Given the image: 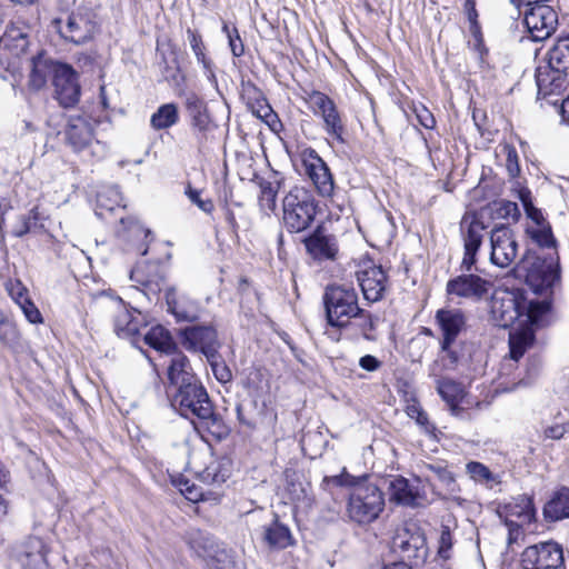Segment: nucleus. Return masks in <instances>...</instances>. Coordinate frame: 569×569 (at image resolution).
I'll return each mask as SVG.
<instances>
[{
  "label": "nucleus",
  "instance_id": "nucleus-5",
  "mask_svg": "<svg viewBox=\"0 0 569 569\" xmlns=\"http://www.w3.org/2000/svg\"><path fill=\"white\" fill-rule=\"evenodd\" d=\"M547 66L536 71V82L546 94L560 90L569 77V34L559 38L547 53Z\"/></svg>",
  "mask_w": 569,
  "mask_h": 569
},
{
  "label": "nucleus",
  "instance_id": "nucleus-40",
  "mask_svg": "<svg viewBox=\"0 0 569 569\" xmlns=\"http://www.w3.org/2000/svg\"><path fill=\"white\" fill-rule=\"evenodd\" d=\"M509 516L517 517L521 523H530L535 518L532 499L526 495L518 496L506 506Z\"/></svg>",
  "mask_w": 569,
  "mask_h": 569
},
{
  "label": "nucleus",
  "instance_id": "nucleus-50",
  "mask_svg": "<svg viewBox=\"0 0 569 569\" xmlns=\"http://www.w3.org/2000/svg\"><path fill=\"white\" fill-rule=\"evenodd\" d=\"M467 473L472 480L480 483H489L495 481L493 473L487 466L478 461H470L466 466Z\"/></svg>",
  "mask_w": 569,
  "mask_h": 569
},
{
  "label": "nucleus",
  "instance_id": "nucleus-6",
  "mask_svg": "<svg viewBox=\"0 0 569 569\" xmlns=\"http://www.w3.org/2000/svg\"><path fill=\"white\" fill-rule=\"evenodd\" d=\"M282 219L291 233L307 230L317 213V203L312 193L303 187H293L283 198Z\"/></svg>",
  "mask_w": 569,
  "mask_h": 569
},
{
  "label": "nucleus",
  "instance_id": "nucleus-47",
  "mask_svg": "<svg viewBox=\"0 0 569 569\" xmlns=\"http://www.w3.org/2000/svg\"><path fill=\"white\" fill-rule=\"evenodd\" d=\"M173 483L181 495L191 502H198L206 499L202 488L188 478L180 476L173 480Z\"/></svg>",
  "mask_w": 569,
  "mask_h": 569
},
{
  "label": "nucleus",
  "instance_id": "nucleus-39",
  "mask_svg": "<svg viewBox=\"0 0 569 569\" xmlns=\"http://www.w3.org/2000/svg\"><path fill=\"white\" fill-rule=\"evenodd\" d=\"M526 231L529 238L537 243L541 250H546V252H558L557 240L553 237L549 223L541 227H527Z\"/></svg>",
  "mask_w": 569,
  "mask_h": 569
},
{
  "label": "nucleus",
  "instance_id": "nucleus-1",
  "mask_svg": "<svg viewBox=\"0 0 569 569\" xmlns=\"http://www.w3.org/2000/svg\"><path fill=\"white\" fill-rule=\"evenodd\" d=\"M172 403L180 415L190 419L194 426H200L212 433L220 431L221 419L214 412L208 392L199 381L178 388Z\"/></svg>",
  "mask_w": 569,
  "mask_h": 569
},
{
  "label": "nucleus",
  "instance_id": "nucleus-13",
  "mask_svg": "<svg viewBox=\"0 0 569 569\" xmlns=\"http://www.w3.org/2000/svg\"><path fill=\"white\" fill-rule=\"evenodd\" d=\"M182 346L192 352H201L206 358H213L219 352L221 343L218 332L211 325L190 326L181 331Z\"/></svg>",
  "mask_w": 569,
  "mask_h": 569
},
{
  "label": "nucleus",
  "instance_id": "nucleus-15",
  "mask_svg": "<svg viewBox=\"0 0 569 569\" xmlns=\"http://www.w3.org/2000/svg\"><path fill=\"white\" fill-rule=\"evenodd\" d=\"M54 98L63 108L74 107L79 99L81 88L78 81L77 72L68 64L58 67L53 78Z\"/></svg>",
  "mask_w": 569,
  "mask_h": 569
},
{
  "label": "nucleus",
  "instance_id": "nucleus-62",
  "mask_svg": "<svg viewBox=\"0 0 569 569\" xmlns=\"http://www.w3.org/2000/svg\"><path fill=\"white\" fill-rule=\"evenodd\" d=\"M506 168L511 178H516L520 173L518 153L515 148H507Z\"/></svg>",
  "mask_w": 569,
  "mask_h": 569
},
{
  "label": "nucleus",
  "instance_id": "nucleus-24",
  "mask_svg": "<svg viewBox=\"0 0 569 569\" xmlns=\"http://www.w3.org/2000/svg\"><path fill=\"white\" fill-rule=\"evenodd\" d=\"M435 318L442 335L440 341H445V345L456 342L466 327V317L460 309H439Z\"/></svg>",
  "mask_w": 569,
  "mask_h": 569
},
{
  "label": "nucleus",
  "instance_id": "nucleus-10",
  "mask_svg": "<svg viewBox=\"0 0 569 569\" xmlns=\"http://www.w3.org/2000/svg\"><path fill=\"white\" fill-rule=\"evenodd\" d=\"M64 140L76 153L88 152L94 157L104 150V146L96 139L91 119L86 116H71L68 119Z\"/></svg>",
  "mask_w": 569,
  "mask_h": 569
},
{
  "label": "nucleus",
  "instance_id": "nucleus-7",
  "mask_svg": "<svg viewBox=\"0 0 569 569\" xmlns=\"http://www.w3.org/2000/svg\"><path fill=\"white\" fill-rule=\"evenodd\" d=\"M323 303L328 325L345 328L361 312L355 288L332 284L326 288Z\"/></svg>",
  "mask_w": 569,
  "mask_h": 569
},
{
  "label": "nucleus",
  "instance_id": "nucleus-46",
  "mask_svg": "<svg viewBox=\"0 0 569 569\" xmlns=\"http://www.w3.org/2000/svg\"><path fill=\"white\" fill-rule=\"evenodd\" d=\"M191 119V128L193 136L198 142L199 148L202 147L207 141V133L210 130V119L208 113L204 111H199L193 113Z\"/></svg>",
  "mask_w": 569,
  "mask_h": 569
},
{
  "label": "nucleus",
  "instance_id": "nucleus-23",
  "mask_svg": "<svg viewBox=\"0 0 569 569\" xmlns=\"http://www.w3.org/2000/svg\"><path fill=\"white\" fill-rule=\"evenodd\" d=\"M110 309L113 315L114 332L120 338H130L139 332V320L133 317L121 298H111L109 300Z\"/></svg>",
  "mask_w": 569,
  "mask_h": 569
},
{
  "label": "nucleus",
  "instance_id": "nucleus-8",
  "mask_svg": "<svg viewBox=\"0 0 569 569\" xmlns=\"http://www.w3.org/2000/svg\"><path fill=\"white\" fill-rule=\"evenodd\" d=\"M303 100L310 111L322 120L323 131L339 143H345L346 124L336 102L318 90L305 91Z\"/></svg>",
  "mask_w": 569,
  "mask_h": 569
},
{
  "label": "nucleus",
  "instance_id": "nucleus-4",
  "mask_svg": "<svg viewBox=\"0 0 569 569\" xmlns=\"http://www.w3.org/2000/svg\"><path fill=\"white\" fill-rule=\"evenodd\" d=\"M385 509L381 489L369 481V476H361L348 501L349 518L360 525L375 521Z\"/></svg>",
  "mask_w": 569,
  "mask_h": 569
},
{
  "label": "nucleus",
  "instance_id": "nucleus-9",
  "mask_svg": "<svg viewBox=\"0 0 569 569\" xmlns=\"http://www.w3.org/2000/svg\"><path fill=\"white\" fill-rule=\"evenodd\" d=\"M391 551L401 561H413L415 565L425 562L428 548L423 531L415 522H406L395 530L391 539Z\"/></svg>",
  "mask_w": 569,
  "mask_h": 569
},
{
  "label": "nucleus",
  "instance_id": "nucleus-63",
  "mask_svg": "<svg viewBox=\"0 0 569 569\" xmlns=\"http://www.w3.org/2000/svg\"><path fill=\"white\" fill-rule=\"evenodd\" d=\"M359 367L368 372H375L382 367V361L372 355H366L359 359Z\"/></svg>",
  "mask_w": 569,
  "mask_h": 569
},
{
  "label": "nucleus",
  "instance_id": "nucleus-52",
  "mask_svg": "<svg viewBox=\"0 0 569 569\" xmlns=\"http://www.w3.org/2000/svg\"><path fill=\"white\" fill-rule=\"evenodd\" d=\"M168 306L178 321L192 322L198 319V310L193 305L186 307L181 301H168Z\"/></svg>",
  "mask_w": 569,
  "mask_h": 569
},
{
  "label": "nucleus",
  "instance_id": "nucleus-11",
  "mask_svg": "<svg viewBox=\"0 0 569 569\" xmlns=\"http://www.w3.org/2000/svg\"><path fill=\"white\" fill-rule=\"evenodd\" d=\"M520 563L522 569H566L562 546L553 540L525 548Z\"/></svg>",
  "mask_w": 569,
  "mask_h": 569
},
{
  "label": "nucleus",
  "instance_id": "nucleus-48",
  "mask_svg": "<svg viewBox=\"0 0 569 569\" xmlns=\"http://www.w3.org/2000/svg\"><path fill=\"white\" fill-rule=\"evenodd\" d=\"M360 479L361 477L351 476L347 472L346 468H343L340 475L326 476L322 479L321 487L327 491H330L333 487H349L353 489Z\"/></svg>",
  "mask_w": 569,
  "mask_h": 569
},
{
  "label": "nucleus",
  "instance_id": "nucleus-20",
  "mask_svg": "<svg viewBox=\"0 0 569 569\" xmlns=\"http://www.w3.org/2000/svg\"><path fill=\"white\" fill-rule=\"evenodd\" d=\"M307 252L317 261L322 262L326 260H336L339 246L337 238L329 234L322 227H318L305 240Z\"/></svg>",
  "mask_w": 569,
  "mask_h": 569
},
{
  "label": "nucleus",
  "instance_id": "nucleus-31",
  "mask_svg": "<svg viewBox=\"0 0 569 569\" xmlns=\"http://www.w3.org/2000/svg\"><path fill=\"white\" fill-rule=\"evenodd\" d=\"M543 516L549 521H560L569 518V488L556 491L545 505Z\"/></svg>",
  "mask_w": 569,
  "mask_h": 569
},
{
  "label": "nucleus",
  "instance_id": "nucleus-33",
  "mask_svg": "<svg viewBox=\"0 0 569 569\" xmlns=\"http://www.w3.org/2000/svg\"><path fill=\"white\" fill-rule=\"evenodd\" d=\"M189 44L198 63H200L204 70V74L211 82H216V74L213 71V62L206 54V46L203 43L201 34L192 29L187 30Z\"/></svg>",
  "mask_w": 569,
  "mask_h": 569
},
{
  "label": "nucleus",
  "instance_id": "nucleus-26",
  "mask_svg": "<svg viewBox=\"0 0 569 569\" xmlns=\"http://www.w3.org/2000/svg\"><path fill=\"white\" fill-rule=\"evenodd\" d=\"M32 68L29 74L28 84L33 90H41L50 77H56L58 67L61 63L56 62L43 54H38L32 58Z\"/></svg>",
  "mask_w": 569,
  "mask_h": 569
},
{
  "label": "nucleus",
  "instance_id": "nucleus-14",
  "mask_svg": "<svg viewBox=\"0 0 569 569\" xmlns=\"http://www.w3.org/2000/svg\"><path fill=\"white\" fill-rule=\"evenodd\" d=\"M491 253L490 260L500 268L509 267L518 256V242L513 231L499 226L492 229L490 234Z\"/></svg>",
  "mask_w": 569,
  "mask_h": 569
},
{
  "label": "nucleus",
  "instance_id": "nucleus-49",
  "mask_svg": "<svg viewBox=\"0 0 569 569\" xmlns=\"http://www.w3.org/2000/svg\"><path fill=\"white\" fill-rule=\"evenodd\" d=\"M426 468L437 476V478L446 486L449 492L453 493L458 491V485L456 482L455 475L448 469L446 465L441 462L428 463Z\"/></svg>",
  "mask_w": 569,
  "mask_h": 569
},
{
  "label": "nucleus",
  "instance_id": "nucleus-28",
  "mask_svg": "<svg viewBox=\"0 0 569 569\" xmlns=\"http://www.w3.org/2000/svg\"><path fill=\"white\" fill-rule=\"evenodd\" d=\"M542 299H532L522 305V316L536 327L546 326L551 317V295H542Z\"/></svg>",
  "mask_w": 569,
  "mask_h": 569
},
{
  "label": "nucleus",
  "instance_id": "nucleus-45",
  "mask_svg": "<svg viewBox=\"0 0 569 569\" xmlns=\"http://www.w3.org/2000/svg\"><path fill=\"white\" fill-rule=\"evenodd\" d=\"M440 361L445 370H455L462 357L461 350L456 342H449L445 345V341H440Z\"/></svg>",
  "mask_w": 569,
  "mask_h": 569
},
{
  "label": "nucleus",
  "instance_id": "nucleus-27",
  "mask_svg": "<svg viewBox=\"0 0 569 569\" xmlns=\"http://www.w3.org/2000/svg\"><path fill=\"white\" fill-rule=\"evenodd\" d=\"M171 359L168 366V378L171 385L177 388L183 387L187 383L198 382L196 376L190 371V363L188 358L178 349L170 353Z\"/></svg>",
  "mask_w": 569,
  "mask_h": 569
},
{
  "label": "nucleus",
  "instance_id": "nucleus-61",
  "mask_svg": "<svg viewBox=\"0 0 569 569\" xmlns=\"http://www.w3.org/2000/svg\"><path fill=\"white\" fill-rule=\"evenodd\" d=\"M415 113L419 123L426 129H432L436 124L433 114L425 107L419 106L415 108Z\"/></svg>",
  "mask_w": 569,
  "mask_h": 569
},
{
  "label": "nucleus",
  "instance_id": "nucleus-22",
  "mask_svg": "<svg viewBox=\"0 0 569 569\" xmlns=\"http://www.w3.org/2000/svg\"><path fill=\"white\" fill-rule=\"evenodd\" d=\"M48 548L38 537H29L17 549V560L23 569H47Z\"/></svg>",
  "mask_w": 569,
  "mask_h": 569
},
{
  "label": "nucleus",
  "instance_id": "nucleus-38",
  "mask_svg": "<svg viewBox=\"0 0 569 569\" xmlns=\"http://www.w3.org/2000/svg\"><path fill=\"white\" fill-rule=\"evenodd\" d=\"M246 90L248 92L252 91L256 96L257 108L252 109L253 114L262 119L273 131H276L277 126L280 124V120L262 97L261 91L254 84H249Z\"/></svg>",
  "mask_w": 569,
  "mask_h": 569
},
{
  "label": "nucleus",
  "instance_id": "nucleus-54",
  "mask_svg": "<svg viewBox=\"0 0 569 569\" xmlns=\"http://www.w3.org/2000/svg\"><path fill=\"white\" fill-rule=\"evenodd\" d=\"M207 361L209 362L211 370L218 381L226 383L232 379V373L222 360L219 352L216 353V357L213 358H207Z\"/></svg>",
  "mask_w": 569,
  "mask_h": 569
},
{
  "label": "nucleus",
  "instance_id": "nucleus-25",
  "mask_svg": "<svg viewBox=\"0 0 569 569\" xmlns=\"http://www.w3.org/2000/svg\"><path fill=\"white\" fill-rule=\"evenodd\" d=\"M390 500L398 505L416 508L422 505L423 496L408 479L398 476L389 481Z\"/></svg>",
  "mask_w": 569,
  "mask_h": 569
},
{
  "label": "nucleus",
  "instance_id": "nucleus-64",
  "mask_svg": "<svg viewBox=\"0 0 569 569\" xmlns=\"http://www.w3.org/2000/svg\"><path fill=\"white\" fill-rule=\"evenodd\" d=\"M201 539L203 540V545H200L193 540L192 547L196 549L197 553L203 558L213 557V540L210 537H201Z\"/></svg>",
  "mask_w": 569,
  "mask_h": 569
},
{
  "label": "nucleus",
  "instance_id": "nucleus-30",
  "mask_svg": "<svg viewBox=\"0 0 569 569\" xmlns=\"http://www.w3.org/2000/svg\"><path fill=\"white\" fill-rule=\"evenodd\" d=\"M120 223L123 227L122 236L127 239H136L141 241L137 250L141 256H146L148 252V244L152 241L153 237L151 231L144 228L136 218L127 217L120 218Z\"/></svg>",
  "mask_w": 569,
  "mask_h": 569
},
{
  "label": "nucleus",
  "instance_id": "nucleus-2",
  "mask_svg": "<svg viewBox=\"0 0 569 569\" xmlns=\"http://www.w3.org/2000/svg\"><path fill=\"white\" fill-rule=\"evenodd\" d=\"M518 272H525L526 283L537 295H552L560 281L558 252H527L517 264Z\"/></svg>",
  "mask_w": 569,
  "mask_h": 569
},
{
  "label": "nucleus",
  "instance_id": "nucleus-58",
  "mask_svg": "<svg viewBox=\"0 0 569 569\" xmlns=\"http://www.w3.org/2000/svg\"><path fill=\"white\" fill-rule=\"evenodd\" d=\"M186 193H187L188 198L190 199V201L192 203H194L196 206H198V208L201 209L203 212L211 213L212 210L214 209V204H213L212 200L211 199H202L200 197L201 192L199 190H196V189H192L189 187Z\"/></svg>",
  "mask_w": 569,
  "mask_h": 569
},
{
  "label": "nucleus",
  "instance_id": "nucleus-59",
  "mask_svg": "<svg viewBox=\"0 0 569 569\" xmlns=\"http://www.w3.org/2000/svg\"><path fill=\"white\" fill-rule=\"evenodd\" d=\"M19 339L17 328L9 322H0V341L7 346L14 345Z\"/></svg>",
  "mask_w": 569,
  "mask_h": 569
},
{
  "label": "nucleus",
  "instance_id": "nucleus-35",
  "mask_svg": "<svg viewBox=\"0 0 569 569\" xmlns=\"http://www.w3.org/2000/svg\"><path fill=\"white\" fill-rule=\"evenodd\" d=\"M180 120L178 106L173 102L161 104L150 118L153 130H164L176 126Z\"/></svg>",
  "mask_w": 569,
  "mask_h": 569
},
{
  "label": "nucleus",
  "instance_id": "nucleus-19",
  "mask_svg": "<svg viewBox=\"0 0 569 569\" xmlns=\"http://www.w3.org/2000/svg\"><path fill=\"white\" fill-rule=\"evenodd\" d=\"M363 297L369 302L380 301L386 293L388 277L380 266H368L357 272Z\"/></svg>",
  "mask_w": 569,
  "mask_h": 569
},
{
  "label": "nucleus",
  "instance_id": "nucleus-12",
  "mask_svg": "<svg viewBox=\"0 0 569 569\" xmlns=\"http://www.w3.org/2000/svg\"><path fill=\"white\" fill-rule=\"evenodd\" d=\"M523 22L533 41L549 38L558 24L557 12L545 2L525 8Z\"/></svg>",
  "mask_w": 569,
  "mask_h": 569
},
{
  "label": "nucleus",
  "instance_id": "nucleus-3",
  "mask_svg": "<svg viewBox=\"0 0 569 569\" xmlns=\"http://www.w3.org/2000/svg\"><path fill=\"white\" fill-rule=\"evenodd\" d=\"M50 27L64 42L74 46L92 41L99 32L96 14L87 8H78L53 18Z\"/></svg>",
  "mask_w": 569,
  "mask_h": 569
},
{
  "label": "nucleus",
  "instance_id": "nucleus-32",
  "mask_svg": "<svg viewBox=\"0 0 569 569\" xmlns=\"http://www.w3.org/2000/svg\"><path fill=\"white\" fill-rule=\"evenodd\" d=\"M437 390L440 397L448 403L451 413L459 416L461 412L459 403L463 398L462 386L452 379L443 378L438 380Z\"/></svg>",
  "mask_w": 569,
  "mask_h": 569
},
{
  "label": "nucleus",
  "instance_id": "nucleus-42",
  "mask_svg": "<svg viewBox=\"0 0 569 569\" xmlns=\"http://www.w3.org/2000/svg\"><path fill=\"white\" fill-rule=\"evenodd\" d=\"M264 540L270 547L283 549L290 545L291 535L286 526L276 521L264 529Z\"/></svg>",
  "mask_w": 569,
  "mask_h": 569
},
{
  "label": "nucleus",
  "instance_id": "nucleus-44",
  "mask_svg": "<svg viewBox=\"0 0 569 569\" xmlns=\"http://www.w3.org/2000/svg\"><path fill=\"white\" fill-rule=\"evenodd\" d=\"M38 220L39 211L38 208L34 207L28 213L18 217L12 226L11 233L17 238H21L37 227Z\"/></svg>",
  "mask_w": 569,
  "mask_h": 569
},
{
  "label": "nucleus",
  "instance_id": "nucleus-34",
  "mask_svg": "<svg viewBox=\"0 0 569 569\" xmlns=\"http://www.w3.org/2000/svg\"><path fill=\"white\" fill-rule=\"evenodd\" d=\"M144 342L154 350L166 355H170L177 350V345L170 332L162 326L152 327L144 335Z\"/></svg>",
  "mask_w": 569,
  "mask_h": 569
},
{
  "label": "nucleus",
  "instance_id": "nucleus-29",
  "mask_svg": "<svg viewBox=\"0 0 569 569\" xmlns=\"http://www.w3.org/2000/svg\"><path fill=\"white\" fill-rule=\"evenodd\" d=\"M231 475V461L227 458L212 459L206 468L198 473L201 482L209 486H220Z\"/></svg>",
  "mask_w": 569,
  "mask_h": 569
},
{
  "label": "nucleus",
  "instance_id": "nucleus-36",
  "mask_svg": "<svg viewBox=\"0 0 569 569\" xmlns=\"http://www.w3.org/2000/svg\"><path fill=\"white\" fill-rule=\"evenodd\" d=\"M0 43L12 51L13 54L20 56L24 53L29 47V36L19 27L11 26L4 32Z\"/></svg>",
  "mask_w": 569,
  "mask_h": 569
},
{
  "label": "nucleus",
  "instance_id": "nucleus-53",
  "mask_svg": "<svg viewBox=\"0 0 569 569\" xmlns=\"http://www.w3.org/2000/svg\"><path fill=\"white\" fill-rule=\"evenodd\" d=\"M222 32L227 36L229 48L233 57L239 58L244 53V44L240 38L239 31L236 27L230 28L228 23H223Z\"/></svg>",
  "mask_w": 569,
  "mask_h": 569
},
{
  "label": "nucleus",
  "instance_id": "nucleus-56",
  "mask_svg": "<svg viewBox=\"0 0 569 569\" xmlns=\"http://www.w3.org/2000/svg\"><path fill=\"white\" fill-rule=\"evenodd\" d=\"M7 290L10 297L14 300V302L20 306L23 303V300H29L28 289L24 284L18 279H11L6 284Z\"/></svg>",
  "mask_w": 569,
  "mask_h": 569
},
{
  "label": "nucleus",
  "instance_id": "nucleus-18",
  "mask_svg": "<svg viewBox=\"0 0 569 569\" xmlns=\"http://www.w3.org/2000/svg\"><path fill=\"white\" fill-rule=\"evenodd\" d=\"M522 305L518 297L510 291L493 295L491 299V313L499 327H511L522 317Z\"/></svg>",
  "mask_w": 569,
  "mask_h": 569
},
{
  "label": "nucleus",
  "instance_id": "nucleus-51",
  "mask_svg": "<svg viewBox=\"0 0 569 569\" xmlns=\"http://www.w3.org/2000/svg\"><path fill=\"white\" fill-rule=\"evenodd\" d=\"M520 199L523 204L527 217L533 222L532 227H541L543 224L549 223L545 219L541 210L533 206L529 191H522L520 193Z\"/></svg>",
  "mask_w": 569,
  "mask_h": 569
},
{
  "label": "nucleus",
  "instance_id": "nucleus-43",
  "mask_svg": "<svg viewBox=\"0 0 569 569\" xmlns=\"http://www.w3.org/2000/svg\"><path fill=\"white\" fill-rule=\"evenodd\" d=\"M533 335L529 331L511 332L509 337L510 357L519 360L532 345Z\"/></svg>",
  "mask_w": 569,
  "mask_h": 569
},
{
  "label": "nucleus",
  "instance_id": "nucleus-55",
  "mask_svg": "<svg viewBox=\"0 0 569 569\" xmlns=\"http://www.w3.org/2000/svg\"><path fill=\"white\" fill-rule=\"evenodd\" d=\"M357 317L360 319L359 328L362 337L368 341L375 340L372 332L376 330L377 317H373L370 312L362 309Z\"/></svg>",
  "mask_w": 569,
  "mask_h": 569
},
{
  "label": "nucleus",
  "instance_id": "nucleus-21",
  "mask_svg": "<svg viewBox=\"0 0 569 569\" xmlns=\"http://www.w3.org/2000/svg\"><path fill=\"white\" fill-rule=\"evenodd\" d=\"M305 166L318 193L321 197L332 196L335 189L333 177L327 163L315 150H309L308 158L305 160Z\"/></svg>",
  "mask_w": 569,
  "mask_h": 569
},
{
  "label": "nucleus",
  "instance_id": "nucleus-60",
  "mask_svg": "<svg viewBox=\"0 0 569 569\" xmlns=\"http://www.w3.org/2000/svg\"><path fill=\"white\" fill-rule=\"evenodd\" d=\"M20 309L22 310L24 317L27 318V320L30 322V323H42L43 322V318L41 316V312L39 311V309L36 307V305L31 301V299L29 300H23V303L19 306Z\"/></svg>",
  "mask_w": 569,
  "mask_h": 569
},
{
  "label": "nucleus",
  "instance_id": "nucleus-57",
  "mask_svg": "<svg viewBox=\"0 0 569 569\" xmlns=\"http://www.w3.org/2000/svg\"><path fill=\"white\" fill-rule=\"evenodd\" d=\"M438 543H439L438 555L442 559H449L450 550L453 546V538H452V533H451L449 527H447V526L442 527Z\"/></svg>",
  "mask_w": 569,
  "mask_h": 569
},
{
  "label": "nucleus",
  "instance_id": "nucleus-41",
  "mask_svg": "<svg viewBox=\"0 0 569 569\" xmlns=\"http://www.w3.org/2000/svg\"><path fill=\"white\" fill-rule=\"evenodd\" d=\"M97 206L98 210L96 213L101 218H104L103 210L112 212L117 207H123L119 189L117 187H111L98 193Z\"/></svg>",
  "mask_w": 569,
  "mask_h": 569
},
{
  "label": "nucleus",
  "instance_id": "nucleus-16",
  "mask_svg": "<svg viewBox=\"0 0 569 569\" xmlns=\"http://www.w3.org/2000/svg\"><path fill=\"white\" fill-rule=\"evenodd\" d=\"M486 226L476 214H466L461 220V232L465 242V256L461 268L470 271L476 263V254L482 243Z\"/></svg>",
  "mask_w": 569,
  "mask_h": 569
},
{
  "label": "nucleus",
  "instance_id": "nucleus-17",
  "mask_svg": "<svg viewBox=\"0 0 569 569\" xmlns=\"http://www.w3.org/2000/svg\"><path fill=\"white\" fill-rule=\"evenodd\" d=\"M491 282L473 273H463L447 282V293L459 298L481 300L488 295Z\"/></svg>",
  "mask_w": 569,
  "mask_h": 569
},
{
  "label": "nucleus",
  "instance_id": "nucleus-37",
  "mask_svg": "<svg viewBox=\"0 0 569 569\" xmlns=\"http://www.w3.org/2000/svg\"><path fill=\"white\" fill-rule=\"evenodd\" d=\"M259 203L263 210L273 211L277 208V194L281 187V180L277 176L272 179H261L259 182Z\"/></svg>",
  "mask_w": 569,
  "mask_h": 569
}]
</instances>
